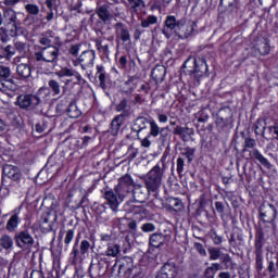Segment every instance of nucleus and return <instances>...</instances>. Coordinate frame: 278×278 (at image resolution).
<instances>
[{
    "instance_id": "obj_31",
    "label": "nucleus",
    "mask_w": 278,
    "mask_h": 278,
    "mask_svg": "<svg viewBox=\"0 0 278 278\" xmlns=\"http://www.w3.org/2000/svg\"><path fill=\"white\" fill-rule=\"evenodd\" d=\"M51 38H55V33L53 30H47L39 38V45H42V47H53Z\"/></svg>"
},
{
    "instance_id": "obj_39",
    "label": "nucleus",
    "mask_w": 278,
    "mask_h": 278,
    "mask_svg": "<svg viewBox=\"0 0 278 278\" xmlns=\"http://www.w3.org/2000/svg\"><path fill=\"white\" fill-rule=\"evenodd\" d=\"M264 247V230L260 228L256 232L255 251H262Z\"/></svg>"
},
{
    "instance_id": "obj_21",
    "label": "nucleus",
    "mask_w": 278,
    "mask_h": 278,
    "mask_svg": "<svg viewBox=\"0 0 278 278\" xmlns=\"http://www.w3.org/2000/svg\"><path fill=\"white\" fill-rule=\"evenodd\" d=\"M104 199L112 210V212H118V205L123 203L121 199H118V194H116V191L113 190H108L104 192Z\"/></svg>"
},
{
    "instance_id": "obj_18",
    "label": "nucleus",
    "mask_w": 278,
    "mask_h": 278,
    "mask_svg": "<svg viewBox=\"0 0 278 278\" xmlns=\"http://www.w3.org/2000/svg\"><path fill=\"white\" fill-rule=\"evenodd\" d=\"M151 123H155L154 119H149L144 116L137 117L131 126V131H135V134H140L141 131H144V129H149L151 131Z\"/></svg>"
},
{
    "instance_id": "obj_35",
    "label": "nucleus",
    "mask_w": 278,
    "mask_h": 278,
    "mask_svg": "<svg viewBox=\"0 0 278 278\" xmlns=\"http://www.w3.org/2000/svg\"><path fill=\"white\" fill-rule=\"evenodd\" d=\"M186 134L190 136L192 130L189 127L176 126L174 128V136H180L181 140L186 141Z\"/></svg>"
},
{
    "instance_id": "obj_62",
    "label": "nucleus",
    "mask_w": 278,
    "mask_h": 278,
    "mask_svg": "<svg viewBox=\"0 0 278 278\" xmlns=\"http://www.w3.org/2000/svg\"><path fill=\"white\" fill-rule=\"evenodd\" d=\"M205 278H214L216 274L213 271L211 267H207L204 271Z\"/></svg>"
},
{
    "instance_id": "obj_1",
    "label": "nucleus",
    "mask_w": 278,
    "mask_h": 278,
    "mask_svg": "<svg viewBox=\"0 0 278 278\" xmlns=\"http://www.w3.org/2000/svg\"><path fill=\"white\" fill-rule=\"evenodd\" d=\"M34 60L38 66H42V64H58L60 48L55 46L39 47L34 53Z\"/></svg>"
},
{
    "instance_id": "obj_55",
    "label": "nucleus",
    "mask_w": 278,
    "mask_h": 278,
    "mask_svg": "<svg viewBox=\"0 0 278 278\" xmlns=\"http://www.w3.org/2000/svg\"><path fill=\"white\" fill-rule=\"evenodd\" d=\"M184 166H186V161L182 157L177 159V173L178 175H182Z\"/></svg>"
},
{
    "instance_id": "obj_12",
    "label": "nucleus",
    "mask_w": 278,
    "mask_h": 278,
    "mask_svg": "<svg viewBox=\"0 0 278 278\" xmlns=\"http://www.w3.org/2000/svg\"><path fill=\"white\" fill-rule=\"evenodd\" d=\"M172 236L164 232H154L149 238V247L153 249H162L164 244H166L169 240H172Z\"/></svg>"
},
{
    "instance_id": "obj_25",
    "label": "nucleus",
    "mask_w": 278,
    "mask_h": 278,
    "mask_svg": "<svg viewBox=\"0 0 278 278\" xmlns=\"http://www.w3.org/2000/svg\"><path fill=\"white\" fill-rule=\"evenodd\" d=\"M268 207H269V211L267 213L266 211H264V207H261L260 216L261 218L265 219L266 223H273V220L277 218V208L273 204H269Z\"/></svg>"
},
{
    "instance_id": "obj_56",
    "label": "nucleus",
    "mask_w": 278,
    "mask_h": 278,
    "mask_svg": "<svg viewBox=\"0 0 278 278\" xmlns=\"http://www.w3.org/2000/svg\"><path fill=\"white\" fill-rule=\"evenodd\" d=\"M70 55H73V58H77L79 55V45H73L68 49Z\"/></svg>"
},
{
    "instance_id": "obj_64",
    "label": "nucleus",
    "mask_w": 278,
    "mask_h": 278,
    "mask_svg": "<svg viewBox=\"0 0 278 278\" xmlns=\"http://www.w3.org/2000/svg\"><path fill=\"white\" fill-rule=\"evenodd\" d=\"M269 131H274L275 134V139L278 140V124H275L274 126L269 127Z\"/></svg>"
},
{
    "instance_id": "obj_41",
    "label": "nucleus",
    "mask_w": 278,
    "mask_h": 278,
    "mask_svg": "<svg viewBox=\"0 0 278 278\" xmlns=\"http://www.w3.org/2000/svg\"><path fill=\"white\" fill-rule=\"evenodd\" d=\"M263 250H255V267L258 273L264 268V257L262 256Z\"/></svg>"
},
{
    "instance_id": "obj_30",
    "label": "nucleus",
    "mask_w": 278,
    "mask_h": 278,
    "mask_svg": "<svg viewBox=\"0 0 278 278\" xmlns=\"http://www.w3.org/2000/svg\"><path fill=\"white\" fill-rule=\"evenodd\" d=\"M20 223H21V217L18 216V213H14L13 215H11V217L7 222V230H9L10 233L16 231V229H18Z\"/></svg>"
},
{
    "instance_id": "obj_54",
    "label": "nucleus",
    "mask_w": 278,
    "mask_h": 278,
    "mask_svg": "<svg viewBox=\"0 0 278 278\" xmlns=\"http://www.w3.org/2000/svg\"><path fill=\"white\" fill-rule=\"evenodd\" d=\"M132 10L137 8H144L143 0H127Z\"/></svg>"
},
{
    "instance_id": "obj_9",
    "label": "nucleus",
    "mask_w": 278,
    "mask_h": 278,
    "mask_svg": "<svg viewBox=\"0 0 278 278\" xmlns=\"http://www.w3.org/2000/svg\"><path fill=\"white\" fill-rule=\"evenodd\" d=\"M79 247V248H78ZM90 251V241L88 240H83L79 245V241H76L72 252H71V257L73 262H77L78 260H81Z\"/></svg>"
},
{
    "instance_id": "obj_36",
    "label": "nucleus",
    "mask_w": 278,
    "mask_h": 278,
    "mask_svg": "<svg viewBox=\"0 0 278 278\" xmlns=\"http://www.w3.org/2000/svg\"><path fill=\"white\" fill-rule=\"evenodd\" d=\"M12 48H13V55H16V51L17 53H20V55H26L27 53V43L23 41H16L14 46H12Z\"/></svg>"
},
{
    "instance_id": "obj_19",
    "label": "nucleus",
    "mask_w": 278,
    "mask_h": 278,
    "mask_svg": "<svg viewBox=\"0 0 278 278\" xmlns=\"http://www.w3.org/2000/svg\"><path fill=\"white\" fill-rule=\"evenodd\" d=\"M3 175L11 179L12 181H21L23 179V172L17 166L14 165H4L2 169Z\"/></svg>"
},
{
    "instance_id": "obj_43",
    "label": "nucleus",
    "mask_w": 278,
    "mask_h": 278,
    "mask_svg": "<svg viewBox=\"0 0 278 278\" xmlns=\"http://www.w3.org/2000/svg\"><path fill=\"white\" fill-rule=\"evenodd\" d=\"M267 270L270 275H278V256L270 258Z\"/></svg>"
},
{
    "instance_id": "obj_45",
    "label": "nucleus",
    "mask_w": 278,
    "mask_h": 278,
    "mask_svg": "<svg viewBox=\"0 0 278 278\" xmlns=\"http://www.w3.org/2000/svg\"><path fill=\"white\" fill-rule=\"evenodd\" d=\"M157 23V16L149 15L146 20L141 21V27L147 28L150 25H155Z\"/></svg>"
},
{
    "instance_id": "obj_58",
    "label": "nucleus",
    "mask_w": 278,
    "mask_h": 278,
    "mask_svg": "<svg viewBox=\"0 0 278 278\" xmlns=\"http://www.w3.org/2000/svg\"><path fill=\"white\" fill-rule=\"evenodd\" d=\"M194 249L200 253V255H207V252L205 251V248H203V244L201 243H194Z\"/></svg>"
},
{
    "instance_id": "obj_51",
    "label": "nucleus",
    "mask_w": 278,
    "mask_h": 278,
    "mask_svg": "<svg viewBox=\"0 0 278 278\" xmlns=\"http://www.w3.org/2000/svg\"><path fill=\"white\" fill-rule=\"evenodd\" d=\"M73 238H75V230L73 229L67 230L64 239V244L68 247V244L73 242Z\"/></svg>"
},
{
    "instance_id": "obj_42",
    "label": "nucleus",
    "mask_w": 278,
    "mask_h": 278,
    "mask_svg": "<svg viewBox=\"0 0 278 278\" xmlns=\"http://www.w3.org/2000/svg\"><path fill=\"white\" fill-rule=\"evenodd\" d=\"M244 241V238H242V235L238 233L236 236V233H231L230 238H229V244L230 247H233V249H236V247H240V244H242V242Z\"/></svg>"
},
{
    "instance_id": "obj_37",
    "label": "nucleus",
    "mask_w": 278,
    "mask_h": 278,
    "mask_svg": "<svg viewBox=\"0 0 278 278\" xmlns=\"http://www.w3.org/2000/svg\"><path fill=\"white\" fill-rule=\"evenodd\" d=\"M121 253V245L116 243H110L106 248L105 255L108 257H116Z\"/></svg>"
},
{
    "instance_id": "obj_49",
    "label": "nucleus",
    "mask_w": 278,
    "mask_h": 278,
    "mask_svg": "<svg viewBox=\"0 0 278 278\" xmlns=\"http://www.w3.org/2000/svg\"><path fill=\"white\" fill-rule=\"evenodd\" d=\"M257 146V142L253 138H245L244 139V148L242 150L243 153H245L247 149H255Z\"/></svg>"
},
{
    "instance_id": "obj_44",
    "label": "nucleus",
    "mask_w": 278,
    "mask_h": 278,
    "mask_svg": "<svg viewBox=\"0 0 278 278\" xmlns=\"http://www.w3.org/2000/svg\"><path fill=\"white\" fill-rule=\"evenodd\" d=\"M217 115H219L222 118H225L228 122H232L233 118V112H231V109L229 108H224L222 110H219V112L217 113Z\"/></svg>"
},
{
    "instance_id": "obj_4",
    "label": "nucleus",
    "mask_w": 278,
    "mask_h": 278,
    "mask_svg": "<svg viewBox=\"0 0 278 278\" xmlns=\"http://www.w3.org/2000/svg\"><path fill=\"white\" fill-rule=\"evenodd\" d=\"M12 77V70L10 66L0 65V92L4 94H10V92H16L18 86L14 83Z\"/></svg>"
},
{
    "instance_id": "obj_5",
    "label": "nucleus",
    "mask_w": 278,
    "mask_h": 278,
    "mask_svg": "<svg viewBox=\"0 0 278 278\" xmlns=\"http://www.w3.org/2000/svg\"><path fill=\"white\" fill-rule=\"evenodd\" d=\"M134 178L129 174H125L118 179V185L115 186L114 192L117 194L119 201H125L134 192Z\"/></svg>"
},
{
    "instance_id": "obj_2",
    "label": "nucleus",
    "mask_w": 278,
    "mask_h": 278,
    "mask_svg": "<svg viewBox=\"0 0 278 278\" xmlns=\"http://www.w3.org/2000/svg\"><path fill=\"white\" fill-rule=\"evenodd\" d=\"M163 167L156 164L143 178L148 192H157L164 181V159L161 160Z\"/></svg>"
},
{
    "instance_id": "obj_52",
    "label": "nucleus",
    "mask_w": 278,
    "mask_h": 278,
    "mask_svg": "<svg viewBox=\"0 0 278 278\" xmlns=\"http://www.w3.org/2000/svg\"><path fill=\"white\" fill-rule=\"evenodd\" d=\"M155 230V225L153 223H146L141 226V231L144 233H151Z\"/></svg>"
},
{
    "instance_id": "obj_3",
    "label": "nucleus",
    "mask_w": 278,
    "mask_h": 278,
    "mask_svg": "<svg viewBox=\"0 0 278 278\" xmlns=\"http://www.w3.org/2000/svg\"><path fill=\"white\" fill-rule=\"evenodd\" d=\"M18 16H21V13L12 8H5L2 11V25H4L7 29H10L12 36H16L18 29H21V25H23Z\"/></svg>"
},
{
    "instance_id": "obj_46",
    "label": "nucleus",
    "mask_w": 278,
    "mask_h": 278,
    "mask_svg": "<svg viewBox=\"0 0 278 278\" xmlns=\"http://www.w3.org/2000/svg\"><path fill=\"white\" fill-rule=\"evenodd\" d=\"M257 49L261 55H268L270 53V43H268V41H263L258 45Z\"/></svg>"
},
{
    "instance_id": "obj_23",
    "label": "nucleus",
    "mask_w": 278,
    "mask_h": 278,
    "mask_svg": "<svg viewBox=\"0 0 278 278\" xmlns=\"http://www.w3.org/2000/svg\"><path fill=\"white\" fill-rule=\"evenodd\" d=\"M149 194H151L149 189L142 187L141 185H138L135 187V189H132V197L137 203H146L149 199Z\"/></svg>"
},
{
    "instance_id": "obj_26",
    "label": "nucleus",
    "mask_w": 278,
    "mask_h": 278,
    "mask_svg": "<svg viewBox=\"0 0 278 278\" xmlns=\"http://www.w3.org/2000/svg\"><path fill=\"white\" fill-rule=\"evenodd\" d=\"M96 14H98L102 23H108V21H112V13L110 12V7L108 4L98 7L96 9Z\"/></svg>"
},
{
    "instance_id": "obj_27",
    "label": "nucleus",
    "mask_w": 278,
    "mask_h": 278,
    "mask_svg": "<svg viewBox=\"0 0 278 278\" xmlns=\"http://www.w3.org/2000/svg\"><path fill=\"white\" fill-rule=\"evenodd\" d=\"M14 58V48L12 45H0V60L10 62Z\"/></svg>"
},
{
    "instance_id": "obj_20",
    "label": "nucleus",
    "mask_w": 278,
    "mask_h": 278,
    "mask_svg": "<svg viewBox=\"0 0 278 278\" xmlns=\"http://www.w3.org/2000/svg\"><path fill=\"white\" fill-rule=\"evenodd\" d=\"M116 38L122 40V42H131V34H129V28L123 22H118L114 25Z\"/></svg>"
},
{
    "instance_id": "obj_34",
    "label": "nucleus",
    "mask_w": 278,
    "mask_h": 278,
    "mask_svg": "<svg viewBox=\"0 0 278 278\" xmlns=\"http://www.w3.org/2000/svg\"><path fill=\"white\" fill-rule=\"evenodd\" d=\"M0 247L4 249V251H10V249L14 247V240L9 235H3L0 238Z\"/></svg>"
},
{
    "instance_id": "obj_6",
    "label": "nucleus",
    "mask_w": 278,
    "mask_h": 278,
    "mask_svg": "<svg viewBox=\"0 0 278 278\" xmlns=\"http://www.w3.org/2000/svg\"><path fill=\"white\" fill-rule=\"evenodd\" d=\"M42 97L41 94H21L17 97L16 105L21 108V110H37L38 105L42 108V105H48L47 102L42 103V100L40 99Z\"/></svg>"
},
{
    "instance_id": "obj_60",
    "label": "nucleus",
    "mask_w": 278,
    "mask_h": 278,
    "mask_svg": "<svg viewBox=\"0 0 278 278\" xmlns=\"http://www.w3.org/2000/svg\"><path fill=\"white\" fill-rule=\"evenodd\" d=\"M98 79L100 81V88L105 90V88H106V85H105V73H100Z\"/></svg>"
},
{
    "instance_id": "obj_40",
    "label": "nucleus",
    "mask_w": 278,
    "mask_h": 278,
    "mask_svg": "<svg viewBox=\"0 0 278 278\" xmlns=\"http://www.w3.org/2000/svg\"><path fill=\"white\" fill-rule=\"evenodd\" d=\"M168 203L170 210L174 212H181V210H184V203H181V200L177 198L169 199Z\"/></svg>"
},
{
    "instance_id": "obj_47",
    "label": "nucleus",
    "mask_w": 278,
    "mask_h": 278,
    "mask_svg": "<svg viewBox=\"0 0 278 278\" xmlns=\"http://www.w3.org/2000/svg\"><path fill=\"white\" fill-rule=\"evenodd\" d=\"M194 148L187 147L182 149L181 155L187 157L188 162L190 163L192 160H194Z\"/></svg>"
},
{
    "instance_id": "obj_8",
    "label": "nucleus",
    "mask_w": 278,
    "mask_h": 278,
    "mask_svg": "<svg viewBox=\"0 0 278 278\" xmlns=\"http://www.w3.org/2000/svg\"><path fill=\"white\" fill-rule=\"evenodd\" d=\"M208 255L212 262H216V260H220L222 264H224L225 269L229 270L233 269V261L229 254H224L218 248H208Z\"/></svg>"
},
{
    "instance_id": "obj_24",
    "label": "nucleus",
    "mask_w": 278,
    "mask_h": 278,
    "mask_svg": "<svg viewBox=\"0 0 278 278\" xmlns=\"http://www.w3.org/2000/svg\"><path fill=\"white\" fill-rule=\"evenodd\" d=\"M56 75L62 78V77H75L77 80V84H81L84 81V78L81 77V74H79L75 70H71L68 67H63L61 71L56 72Z\"/></svg>"
},
{
    "instance_id": "obj_10",
    "label": "nucleus",
    "mask_w": 278,
    "mask_h": 278,
    "mask_svg": "<svg viewBox=\"0 0 278 278\" xmlns=\"http://www.w3.org/2000/svg\"><path fill=\"white\" fill-rule=\"evenodd\" d=\"M48 86L49 87L39 88L37 93V94L43 96L45 101H47L48 99H51V90L53 92V97H58V94L62 92V90L60 89V83H58V80L55 79L49 80Z\"/></svg>"
},
{
    "instance_id": "obj_29",
    "label": "nucleus",
    "mask_w": 278,
    "mask_h": 278,
    "mask_svg": "<svg viewBox=\"0 0 278 278\" xmlns=\"http://www.w3.org/2000/svg\"><path fill=\"white\" fill-rule=\"evenodd\" d=\"M16 73L21 79H29L31 77V66L27 63H21L16 66Z\"/></svg>"
},
{
    "instance_id": "obj_59",
    "label": "nucleus",
    "mask_w": 278,
    "mask_h": 278,
    "mask_svg": "<svg viewBox=\"0 0 278 278\" xmlns=\"http://www.w3.org/2000/svg\"><path fill=\"white\" fill-rule=\"evenodd\" d=\"M215 210L218 214H225V204L223 202H215Z\"/></svg>"
},
{
    "instance_id": "obj_32",
    "label": "nucleus",
    "mask_w": 278,
    "mask_h": 278,
    "mask_svg": "<svg viewBox=\"0 0 278 278\" xmlns=\"http://www.w3.org/2000/svg\"><path fill=\"white\" fill-rule=\"evenodd\" d=\"M66 112L70 118H79L81 116V111L77 108V103L75 102L68 104Z\"/></svg>"
},
{
    "instance_id": "obj_11",
    "label": "nucleus",
    "mask_w": 278,
    "mask_h": 278,
    "mask_svg": "<svg viewBox=\"0 0 278 278\" xmlns=\"http://www.w3.org/2000/svg\"><path fill=\"white\" fill-rule=\"evenodd\" d=\"M182 21L184 20L177 21V17H175V15H168L165 20V27L162 29V34H164L165 37L170 38V36H173V31L177 34L179 25L181 24Z\"/></svg>"
},
{
    "instance_id": "obj_50",
    "label": "nucleus",
    "mask_w": 278,
    "mask_h": 278,
    "mask_svg": "<svg viewBox=\"0 0 278 278\" xmlns=\"http://www.w3.org/2000/svg\"><path fill=\"white\" fill-rule=\"evenodd\" d=\"M119 273H123L126 275V277H131V266H129L127 263H123L119 265Z\"/></svg>"
},
{
    "instance_id": "obj_61",
    "label": "nucleus",
    "mask_w": 278,
    "mask_h": 278,
    "mask_svg": "<svg viewBox=\"0 0 278 278\" xmlns=\"http://www.w3.org/2000/svg\"><path fill=\"white\" fill-rule=\"evenodd\" d=\"M30 278H45V274L41 270H33Z\"/></svg>"
},
{
    "instance_id": "obj_16",
    "label": "nucleus",
    "mask_w": 278,
    "mask_h": 278,
    "mask_svg": "<svg viewBox=\"0 0 278 278\" xmlns=\"http://www.w3.org/2000/svg\"><path fill=\"white\" fill-rule=\"evenodd\" d=\"M194 68L189 71V73L194 75L197 79L200 77H203L207 73V63L205 62V59L201 56H197L193 60Z\"/></svg>"
},
{
    "instance_id": "obj_33",
    "label": "nucleus",
    "mask_w": 278,
    "mask_h": 278,
    "mask_svg": "<svg viewBox=\"0 0 278 278\" xmlns=\"http://www.w3.org/2000/svg\"><path fill=\"white\" fill-rule=\"evenodd\" d=\"M252 157H254L255 160H257V162H260L263 166H265L266 168H270V162H268V159L264 157V155H262V153L260 152V150L254 149L251 152Z\"/></svg>"
},
{
    "instance_id": "obj_38",
    "label": "nucleus",
    "mask_w": 278,
    "mask_h": 278,
    "mask_svg": "<svg viewBox=\"0 0 278 278\" xmlns=\"http://www.w3.org/2000/svg\"><path fill=\"white\" fill-rule=\"evenodd\" d=\"M40 230L42 233H49L53 231V222L49 220V217H43L40 223Z\"/></svg>"
},
{
    "instance_id": "obj_7",
    "label": "nucleus",
    "mask_w": 278,
    "mask_h": 278,
    "mask_svg": "<svg viewBox=\"0 0 278 278\" xmlns=\"http://www.w3.org/2000/svg\"><path fill=\"white\" fill-rule=\"evenodd\" d=\"M14 242L18 249H22L23 251L27 249H31L35 244L34 237L31 236V232L29 230H21L14 235Z\"/></svg>"
},
{
    "instance_id": "obj_28",
    "label": "nucleus",
    "mask_w": 278,
    "mask_h": 278,
    "mask_svg": "<svg viewBox=\"0 0 278 278\" xmlns=\"http://www.w3.org/2000/svg\"><path fill=\"white\" fill-rule=\"evenodd\" d=\"M151 77L154 81H164V77H166V67L164 65H156L151 72Z\"/></svg>"
},
{
    "instance_id": "obj_13",
    "label": "nucleus",
    "mask_w": 278,
    "mask_h": 278,
    "mask_svg": "<svg viewBox=\"0 0 278 278\" xmlns=\"http://www.w3.org/2000/svg\"><path fill=\"white\" fill-rule=\"evenodd\" d=\"M177 275H179V266L173 261H167L156 276L157 278H175Z\"/></svg>"
},
{
    "instance_id": "obj_63",
    "label": "nucleus",
    "mask_w": 278,
    "mask_h": 278,
    "mask_svg": "<svg viewBox=\"0 0 278 278\" xmlns=\"http://www.w3.org/2000/svg\"><path fill=\"white\" fill-rule=\"evenodd\" d=\"M210 268H212L213 271L216 274L218 273V270H223V265H220L219 263H212Z\"/></svg>"
},
{
    "instance_id": "obj_48",
    "label": "nucleus",
    "mask_w": 278,
    "mask_h": 278,
    "mask_svg": "<svg viewBox=\"0 0 278 278\" xmlns=\"http://www.w3.org/2000/svg\"><path fill=\"white\" fill-rule=\"evenodd\" d=\"M25 10L33 16H38V14H40V8H38L36 4H26Z\"/></svg>"
},
{
    "instance_id": "obj_22",
    "label": "nucleus",
    "mask_w": 278,
    "mask_h": 278,
    "mask_svg": "<svg viewBox=\"0 0 278 278\" xmlns=\"http://www.w3.org/2000/svg\"><path fill=\"white\" fill-rule=\"evenodd\" d=\"M193 31L194 24H186V21L182 20V22L178 24V30L176 31V36L184 40L185 38H190Z\"/></svg>"
},
{
    "instance_id": "obj_14",
    "label": "nucleus",
    "mask_w": 278,
    "mask_h": 278,
    "mask_svg": "<svg viewBox=\"0 0 278 278\" xmlns=\"http://www.w3.org/2000/svg\"><path fill=\"white\" fill-rule=\"evenodd\" d=\"M97 54L94 53V50H86L81 52V54L78 56V63L81 66L83 71L92 68V66H94Z\"/></svg>"
},
{
    "instance_id": "obj_17",
    "label": "nucleus",
    "mask_w": 278,
    "mask_h": 278,
    "mask_svg": "<svg viewBox=\"0 0 278 278\" xmlns=\"http://www.w3.org/2000/svg\"><path fill=\"white\" fill-rule=\"evenodd\" d=\"M129 112L125 111L124 113L116 115L112 122L110 127V134L112 136H118V132L121 131V127H123V123H125V118H128Z\"/></svg>"
},
{
    "instance_id": "obj_53",
    "label": "nucleus",
    "mask_w": 278,
    "mask_h": 278,
    "mask_svg": "<svg viewBox=\"0 0 278 278\" xmlns=\"http://www.w3.org/2000/svg\"><path fill=\"white\" fill-rule=\"evenodd\" d=\"M217 127H227L231 122L226 119L225 117H222L220 115H217V118L215 121Z\"/></svg>"
},
{
    "instance_id": "obj_15",
    "label": "nucleus",
    "mask_w": 278,
    "mask_h": 278,
    "mask_svg": "<svg viewBox=\"0 0 278 278\" xmlns=\"http://www.w3.org/2000/svg\"><path fill=\"white\" fill-rule=\"evenodd\" d=\"M168 130V127L160 128L156 122H151V130L147 135L146 138L141 139V147H144V149H149L151 147V140L150 138H157L162 131Z\"/></svg>"
},
{
    "instance_id": "obj_57",
    "label": "nucleus",
    "mask_w": 278,
    "mask_h": 278,
    "mask_svg": "<svg viewBox=\"0 0 278 278\" xmlns=\"http://www.w3.org/2000/svg\"><path fill=\"white\" fill-rule=\"evenodd\" d=\"M127 109V100L126 99H124V100H122L117 105H116V112H123V113H125L126 110Z\"/></svg>"
}]
</instances>
